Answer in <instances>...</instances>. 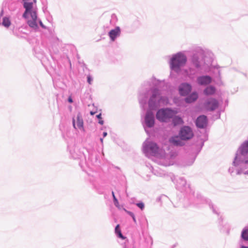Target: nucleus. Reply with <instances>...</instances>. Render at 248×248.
Segmentation results:
<instances>
[{
  "label": "nucleus",
  "instance_id": "nucleus-15",
  "mask_svg": "<svg viewBox=\"0 0 248 248\" xmlns=\"http://www.w3.org/2000/svg\"><path fill=\"white\" fill-rule=\"evenodd\" d=\"M241 153L243 154H245L248 153V141L244 142L241 146Z\"/></svg>",
  "mask_w": 248,
  "mask_h": 248
},
{
  "label": "nucleus",
  "instance_id": "nucleus-19",
  "mask_svg": "<svg viewBox=\"0 0 248 248\" xmlns=\"http://www.w3.org/2000/svg\"><path fill=\"white\" fill-rule=\"evenodd\" d=\"M170 142L172 143H173L174 145H181V141H180V139L178 137L172 138L170 140Z\"/></svg>",
  "mask_w": 248,
  "mask_h": 248
},
{
  "label": "nucleus",
  "instance_id": "nucleus-13",
  "mask_svg": "<svg viewBox=\"0 0 248 248\" xmlns=\"http://www.w3.org/2000/svg\"><path fill=\"white\" fill-rule=\"evenodd\" d=\"M198 98V94L196 93H192L190 96L185 99L186 102L192 103Z\"/></svg>",
  "mask_w": 248,
  "mask_h": 248
},
{
  "label": "nucleus",
  "instance_id": "nucleus-21",
  "mask_svg": "<svg viewBox=\"0 0 248 248\" xmlns=\"http://www.w3.org/2000/svg\"><path fill=\"white\" fill-rule=\"evenodd\" d=\"M159 95V91L157 90H154L153 91L151 100H153L157 95Z\"/></svg>",
  "mask_w": 248,
  "mask_h": 248
},
{
  "label": "nucleus",
  "instance_id": "nucleus-5",
  "mask_svg": "<svg viewBox=\"0 0 248 248\" xmlns=\"http://www.w3.org/2000/svg\"><path fill=\"white\" fill-rule=\"evenodd\" d=\"M193 136L191 128L188 126L183 127L180 132V136L181 139L187 140L191 139Z\"/></svg>",
  "mask_w": 248,
  "mask_h": 248
},
{
  "label": "nucleus",
  "instance_id": "nucleus-6",
  "mask_svg": "<svg viewBox=\"0 0 248 248\" xmlns=\"http://www.w3.org/2000/svg\"><path fill=\"white\" fill-rule=\"evenodd\" d=\"M218 106V102L216 99L213 98L208 100L205 105V108L209 110H215Z\"/></svg>",
  "mask_w": 248,
  "mask_h": 248
},
{
  "label": "nucleus",
  "instance_id": "nucleus-16",
  "mask_svg": "<svg viewBox=\"0 0 248 248\" xmlns=\"http://www.w3.org/2000/svg\"><path fill=\"white\" fill-rule=\"evenodd\" d=\"M173 123L174 125H177L182 124L183 121L180 117L175 116L173 118Z\"/></svg>",
  "mask_w": 248,
  "mask_h": 248
},
{
  "label": "nucleus",
  "instance_id": "nucleus-31",
  "mask_svg": "<svg viewBox=\"0 0 248 248\" xmlns=\"http://www.w3.org/2000/svg\"><path fill=\"white\" fill-rule=\"evenodd\" d=\"M107 135V133L106 132H104L103 133V136L104 137H105Z\"/></svg>",
  "mask_w": 248,
  "mask_h": 248
},
{
  "label": "nucleus",
  "instance_id": "nucleus-26",
  "mask_svg": "<svg viewBox=\"0 0 248 248\" xmlns=\"http://www.w3.org/2000/svg\"><path fill=\"white\" fill-rule=\"evenodd\" d=\"M98 123H99L100 124H101V125L103 124H104V122H103V121L102 120V119H99Z\"/></svg>",
  "mask_w": 248,
  "mask_h": 248
},
{
  "label": "nucleus",
  "instance_id": "nucleus-14",
  "mask_svg": "<svg viewBox=\"0 0 248 248\" xmlns=\"http://www.w3.org/2000/svg\"><path fill=\"white\" fill-rule=\"evenodd\" d=\"M216 89L213 86L207 87L204 90V93L206 95H212L215 93Z\"/></svg>",
  "mask_w": 248,
  "mask_h": 248
},
{
  "label": "nucleus",
  "instance_id": "nucleus-10",
  "mask_svg": "<svg viewBox=\"0 0 248 248\" xmlns=\"http://www.w3.org/2000/svg\"><path fill=\"white\" fill-rule=\"evenodd\" d=\"M73 124L75 128H78L79 129H83V121L80 114L77 116V126L75 124V120L73 119Z\"/></svg>",
  "mask_w": 248,
  "mask_h": 248
},
{
  "label": "nucleus",
  "instance_id": "nucleus-7",
  "mask_svg": "<svg viewBox=\"0 0 248 248\" xmlns=\"http://www.w3.org/2000/svg\"><path fill=\"white\" fill-rule=\"evenodd\" d=\"M191 90L190 85L188 84H182L179 87V93L182 95H187Z\"/></svg>",
  "mask_w": 248,
  "mask_h": 248
},
{
  "label": "nucleus",
  "instance_id": "nucleus-11",
  "mask_svg": "<svg viewBox=\"0 0 248 248\" xmlns=\"http://www.w3.org/2000/svg\"><path fill=\"white\" fill-rule=\"evenodd\" d=\"M120 32L121 31L119 27H116L114 29L111 30L109 32V36L111 41H114L115 38L120 35Z\"/></svg>",
  "mask_w": 248,
  "mask_h": 248
},
{
  "label": "nucleus",
  "instance_id": "nucleus-22",
  "mask_svg": "<svg viewBox=\"0 0 248 248\" xmlns=\"http://www.w3.org/2000/svg\"><path fill=\"white\" fill-rule=\"evenodd\" d=\"M112 195L113 196L114 204L117 207H118L119 206V202L118 200L116 199L113 191L112 192Z\"/></svg>",
  "mask_w": 248,
  "mask_h": 248
},
{
  "label": "nucleus",
  "instance_id": "nucleus-18",
  "mask_svg": "<svg viewBox=\"0 0 248 248\" xmlns=\"http://www.w3.org/2000/svg\"><path fill=\"white\" fill-rule=\"evenodd\" d=\"M2 24L4 27L8 28L11 25V21L9 18L5 17L3 18Z\"/></svg>",
  "mask_w": 248,
  "mask_h": 248
},
{
  "label": "nucleus",
  "instance_id": "nucleus-17",
  "mask_svg": "<svg viewBox=\"0 0 248 248\" xmlns=\"http://www.w3.org/2000/svg\"><path fill=\"white\" fill-rule=\"evenodd\" d=\"M115 232V233L117 234V235L120 238L123 239H124L125 238V237L123 235L122 233H121V231L120 228V225L119 224L116 226Z\"/></svg>",
  "mask_w": 248,
  "mask_h": 248
},
{
  "label": "nucleus",
  "instance_id": "nucleus-28",
  "mask_svg": "<svg viewBox=\"0 0 248 248\" xmlns=\"http://www.w3.org/2000/svg\"><path fill=\"white\" fill-rule=\"evenodd\" d=\"M68 102H69V103H72V102H73V100H72V98H71V97H69L68 98Z\"/></svg>",
  "mask_w": 248,
  "mask_h": 248
},
{
  "label": "nucleus",
  "instance_id": "nucleus-1",
  "mask_svg": "<svg viewBox=\"0 0 248 248\" xmlns=\"http://www.w3.org/2000/svg\"><path fill=\"white\" fill-rule=\"evenodd\" d=\"M25 11L23 17L27 20L29 26L33 29L38 28L37 10L35 7L36 0H23Z\"/></svg>",
  "mask_w": 248,
  "mask_h": 248
},
{
  "label": "nucleus",
  "instance_id": "nucleus-4",
  "mask_svg": "<svg viewBox=\"0 0 248 248\" xmlns=\"http://www.w3.org/2000/svg\"><path fill=\"white\" fill-rule=\"evenodd\" d=\"M176 113L169 109H161L156 113V118L161 122H166L168 119L173 117Z\"/></svg>",
  "mask_w": 248,
  "mask_h": 248
},
{
  "label": "nucleus",
  "instance_id": "nucleus-27",
  "mask_svg": "<svg viewBox=\"0 0 248 248\" xmlns=\"http://www.w3.org/2000/svg\"><path fill=\"white\" fill-rule=\"evenodd\" d=\"M96 117L99 119H102V118H101V113H99V114L97 115Z\"/></svg>",
  "mask_w": 248,
  "mask_h": 248
},
{
  "label": "nucleus",
  "instance_id": "nucleus-23",
  "mask_svg": "<svg viewBox=\"0 0 248 248\" xmlns=\"http://www.w3.org/2000/svg\"><path fill=\"white\" fill-rule=\"evenodd\" d=\"M137 205L141 210H142L144 207V204L142 202L138 203H137Z\"/></svg>",
  "mask_w": 248,
  "mask_h": 248
},
{
  "label": "nucleus",
  "instance_id": "nucleus-2",
  "mask_svg": "<svg viewBox=\"0 0 248 248\" xmlns=\"http://www.w3.org/2000/svg\"><path fill=\"white\" fill-rule=\"evenodd\" d=\"M186 62V58L184 55L177 53L171 58L170 63L171 68L177 71L181 66L185 64Z\"/></svg>",
  "mask_w": 248,
  "mask_h": 248
},
{
  "label": "nucleus",
  "instance_id": "nucleus-36",
  "mask_svg": "<svg viewBox=\"0 0 248 248\" xmlns=\"http://www.w3.org/2000/svg\"><path fill=\"white\" fill-rule=\"evenodd\" d=\"M247 162H248V161H247Z\"/></svg>",
  "mask_w": 248,
  "mask_h": 248
},
{
  "label": "nucleus",
  "instance_id": "nucleus-9",
  "mask_svg": "<svg viewBox=\"0 0 248 248\" xmlns=\"http://www.w3.org/2000/svg\"><path fill=\"white\" fill-rule=\"evenodd\" d=\"M207 124L206 117L204 115L200 116L196 120V125L200 128H203Z\"/></svg>",
  "mask_w": 248,
  "mask_h": 248
},
{
  "label": "nucleus",
  "instance_id": "nucleus-8",
  "mask_svg": "<svg viewBox=\"0 0 248 248\" xmlns=\"http://www.w3.org/2000/svg\"><path fill=\"white\" fill-rule=\"evenodd\" d=\"M145 123L147 125L150 127L154 124V117L153 113L151 111H148L145 116Z\"/></svg>",
  "mask_w": 248,
  "mask_h": 248
},
{
  "label": "nucleus",
  "instance_id": "nucleus-30",
  "mask_svg": "<svg viewBox=\"0 0 248 248\" xmlns=\"http://www.w3.org/2000/svg\"><path fill=\"white\" fill-rule=\"evenodd\" d=\"M132 218H133V219L134 221L135 222H136V218H135V217L134 215H133V216H132Z\"/></svg>",
  "mask_w": 248,
  "mask_h": 248
},
{
  "label": "nucleus",
  "instance_id": "nucleus-20",
  "mask_svg": "<svg viewBox=\"0 0 248 248\" xmlns=\"http://www.w3.org/2000/svg\"><path fill=\"white\" fill-rule=\"evenodd\" d=\"M243 238L246 240H248V230H245L242 233Z\"/></svg>",
  "mask_w": 248,
  "mask_h": 248
},
{
  "label": "nucleus",
  "instance_id": "nucleus-34",
  "mask_svg": "<svg viewBox=\"0 0 248 248\" xmlns=\"http://www.w3.org/2000/svg\"><path fill=\"white\" fill-rule=\"evenodd\" d=\"M100 140H101V141L102 143H103V139L101 138V139H100Z\"/></svg>",
  "mask_w": 248,
  "mask_h": 248
},
{
  "label": "nucleus",
  "instance_id": "nucleus-29",
  "mask_svg": "<svg viewBox=\"0 0 248 248\" xmlns=\"http://www.w3.org/2000/svg\"><path fill=\"white\" fill-rule=\"evenodd\" d=\"M194 63L195 65L197 67H199V63H198L197 62H194Z\"/></svg>",
  "mask_w": 248,
  "mask_h": 248
},
{
  "label": "nucleus",
  "instance_id": "nucleus-12",
  "mask_svg": "<svg viewBox=\"0 0 248 248\" xmlns=\"http://www.w3.org/2000/svg\"><path fill=\"white\" fill-rule=\"evenodd\" d=\"M211 81L210 77L203 76L198 78V83L200 85H206L209 84Z\"/></svg>",
  "mask_w": 248,
  "mask_h": 248
},
{
  "label": "nucleus",
  "instance_id": "nucleus-33",
  "mask_svg": "<svg viewBox=\"0 0 248 248\" xmlns=\"http://www.w3.org/2000/svg\"><path fill=\"white\" fill-rule=\"evenodd\" d=\"M90 113H91V115H93V114H94V112H92V111H91Z\"/></svg>",
  "mask_w": 248,
  "mask_h": 248
},
{
  "label": "nucleus",
  "instance_id": "nucleus-25",
  "mask_svg": "<svg viewBox=\"0 0 248 248\" xmlns=\"http://www.w3.org/2000/svg\"><path fill=\"white\" fill-rule=\"evenodd\" d=\"M124 211L127 213L128 214H129L131 217H132L134 215V214L133 213H132L131 212H130V211H128L127 210H126V209H124Z\"/></svg>",
  "mask_w": 248,
  "mask_h": 248
},
{
  "label": "nucleus",
  "instance_id": "nucleus-24",
  "mask_svg": "<svg viewBox=\"0 0 248 248\" xmlns=\"http://www.w3.org/2000/svg\"><path fill=\"white\" fill-rule=\"evenodd\" d=\"M87 81L89 84H92V78L90 76H88L87 77Z\"/></svg>",
  "mask_w": 248,
  "mask_h": 248
},
{
  "label": "nucleus",
  "instance_id": "nucleus-32",
  "mask_svg": "<svg viewBox=\"0 0 248 248\" xmlns=\"http://www.w3.org/2000/svg\"><path fill=\"white\" fill-rule=\"evenodd\" d=\"M40 25H41L42 27H44V25H43V24H42V22H41V21H40Z\"/></svg>",
  "mask_w": 248,
  "mask_h": 248
},
{
  "label": "nucleus",
  "instance_id": "nucleus-35",
  "mask_svg": "<svg viewBox=\"0 0 248 248\" xmlns=\"http://www.w3.org/2000/svg\"><path fill=\"white\" fill-rule=\"evenodd\" d=\"M241 248H248V247H242Z\"/></svg>",
  "mask_w": 248,
  "mask_h": 248
},
{
  "label": "nucleus",
  "instance_id": "nucleus-3",
  "mask_svg": "<svg viewBox=\"0 0 248 248\" xmlns=\"http://www.w3.org/2000/svg\"><path fill=\"white\" fill-rule=\"evenodd\" d=\"M143 151L146 154L154 156H158L162 152V150L159 148L157 144L152 142L146 143L144 146Z\"/></svg>",
  "mask_w": 248,
  "mask_h": 248
}]
</instances>
